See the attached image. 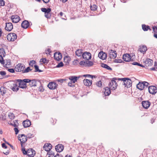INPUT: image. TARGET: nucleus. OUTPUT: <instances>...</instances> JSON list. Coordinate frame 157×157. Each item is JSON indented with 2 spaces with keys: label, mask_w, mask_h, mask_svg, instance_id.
<instances>
[{
  "label": "nucleus",
  "mask_w": 157,
  "mask_h": 157,
  "mask_svg": "<svg viewBox=\"0 0 157 157\" xmlns=\"http://www.w3.org/2000/svg\"><path fill=\"white\" fill-rule=\"evenodd\" d=\"M114 78L109 84V86L110 89L112 90H114L116 89L117 86V84L116 80H118V78Z\"/></svg>",
  "instance_id": "3"
},
{
  "label": "nucleus",
  "mask_w": 157,
  "mask_h": 157,
  "mask_svg": "<svg viewBox=\"0 0 157 157\" xmlns=\"http://www.w3.org/2000/svg\"><path fill=\"white\" fill-rule=\"evenodd\" d=\"M142 28L144 31H147L148 30H151V29L149 26L146 25L144 24L142 25Z\"/></svg>",
  "instance_id": "32"
},
{
  "label": "nucleus",
  "mask_w": 157,
  "mask_h": 157,
  "mask_svg": "<svg viewBox=\"0 0 157 157\" xmlns=\"http://www.w3.org/2000/svg\"><path fill=\"white\" fill-rule=\"evenodd\" d=\"M0 92L2 94H5L6 93V90H4V87H1L0 88Z\"/></svg>",
  "instance_id": "42"
},
{
  "label": "nucleus",
  "mask_w": 157,
  "mask_h": 157,
  "mask_svg": "<svg viewBox=\"0 0 157 157\" xmlns=\"http://www.w3.org/2000/svg\"><path fill=\"white\" fill-rule=\"evenodd\" d=\"M147 50V48L146 46L142 45L139 47L138 51L144 54L146 52Z\"/></svg>",
  "instance_id": "23"
},
{
  "label": "nucleus",
  "mask_w": 157,
  "mask_h": 157,
  "mask_svg": "<svg viewBox=\"0 0 157 157\" xmlns=\"http://www.w3.org/2000/svg\"><path fill=\"white\" fill-rule=\"evenodd\" d=\"M79 77H77L75 76H71L69 77V79L71 81H72V83H74L77 81V79L79 78Z\"/></svg>",
  "instance_id": "29"
},
{
  "label": "nucleus",
  "mask_w": 157,
  "mask_h": 157,
  "mask_svg": "<svg viewBox=\"0 0 157 157\" xmlns=\"http://www.w3.org/2000/svg\"><path fill=\"white\" fill-rule=\"evenodd\" d=\"M132 64L133 65H138V66H140L142 67H145L143 65L141 64H140L137 62H133L132 63Z\"/></svg>",
  "instance_id": "45"
},
{
  "label": "nucleus",
  "mask_w": 157,
  "mask_h": 157,
  "mask_svg": "<svg viewBox=\"0 0 157 157\" xmlns=\"http://www.w3.org/2000/svg\"><path fill=\"white\" fill-rule=\"evenodd\" d=\"M29 25V21L27 20L23 21L21 23V26L24 29H27Z\"/></svg>",
  "instance_id": "20"
},
{
  "label": "nucleus",
  "mask_w": 157,
  "mask_h": 157,
  "mask_svg": "<svg viewBox=\"0 0 157 157\" xmlns=\"http://www.w3.org/2000/svg\"><path fill=\"white\" fill-rule=\"evenodd\" d=\"M70 61V58L68 56H65L64 59V62L66 63V64H69Z\"/></svg>",
  "instance_id": "33"
},
{
  "label": "nucleus",
  "mask_w": 157,
  "mask_h": 157,
  "mask_svg": "<svg viewBox=\"0 0 157 157\" xmlns=\"http://www.w3.org/2000/svg\"><path fill=\"white\" fill-rule=\"evenodd\" d=\"M107 56L106 54L103 52H100L98 54V57L102 60L106 59Z\"/></svg>",
  "instance_id": "18"
},
{
  "label": "nucleus",
  "mask_w": 157,
  "mask_h": 157,
  "mask_svg": "<svg viewBox=\"0 0 157 157\" xmlns=\"http://www.w3.org/2000/svg\"><path fill=\"white\" fill-rule=\"evenodd\" d=\"M25 67V66L23 64L21 63H18L15 66L14 70L16 71L23 72Z\"/></svg>",
  "instance_id": "6"
},
{
  "label": "nucleus",
  "mask_w": 157,
  "mask_h": 157,
  "mask_svg": "<svg viewBox=\"0 0 157 157\" xmlns=\"http://www.w3.org/2000/svg\"><path fill=\"white\" fill-rule=\"evenodd\" d=\"M153 30L154 33H157V27L156 26L153 27Z\"/></svg>",
  "instance_id": "59"
},
{
  "label": "nucleus",
  "mask_w": 157,
  "mask_h": 157,
  "mask_svg": "<svg viewBox=\"0 0 157 157\" xmlns=\"http://www.w3.org/2000/svg\"><path fill=\"white\" fill-rule=\"evenodd\" d=\"M64 149V146L62 144H59L55 146V149L57 152L62 151Z\"/></svg>",
  "instance_id": "16"
},
{
  "label": "nucleus",
  "mask_w": 157,
  "mask_h": 157,
  "mask_svg": "<svg viewBox=\"0 0 157 157\" xmlns=\"http://www.w3.org/2000/svg\"><path fill=\"white\" fill-rule=\"evenodd\" d=\"M93 65V62L90 61H87L86 67H90Z\"/></svg>",
  "instance_id": "38"
},
{
  "label": "nucleus",
  "mask_w": 157,
  "mask_h": 157,
  "mask_svg": "<svg viewBox=\"0 0 157 157\" xmlns=\"http://www.w3.org/2000/svg\"><path fill=\"white\" fill-rule=\"evenodd\" d=\"M34 67L35 68V72H41L42 71L40 70L39 69V67L37 65H34Z\"/></svg>",
  "instance_id": "44"
},
{
  "label": "nucleus",
  "mask_w": 157,
  "mask_h": 157,
  "mask_svg": "<svg viewBox=\"0 0 157 157\" xmlns=\"http://www.w3.org/2000/svg\"><path fill=\"white\" fill-rule=\"evenodd\" d=\"M14 130L15 132V134L16 135L19 132V131L18 130V128H14Z\"/></svg>",
  "instance_id": "61"
},
{
  "label": "nucleus",
  "mask_w": 157,
  "mask_h": 157,
  "mask_svg": "<svg viewBox=\"0 0 157 157\" xmlns=\"http://www.w3.org/2000/svg\"><path fill=\"white\" fill-rule=\"evenodd\" d=\"M13 29V25L11 23L8 22L6 23V26L5 27L6 30L8 31H10Z\"/></svg>",
  "instance_id": "14"
},
{
  "label": "nucleus",
  "mask_w": 157,
  "mask_h": 157,
  "mask_svg": "<svg viewBox=\"0 0 157 157\" xmlns=\"http://www.w3.org/2000/svg\"><path fill=\"white\" fill-rule=\"evenodd\" d=\"M109 56L110 58L114 59L117 55L116 52L112 50H110L109 51Z\"/></svg>",
  "instance_id": "12"
},
{
  "label": "nucleus",
  "mask_w": 157,
  "mask_h": 157,
  "mask_svg": "<svg viewBox=\"0 0 157 157\" xmlns=\"http://www.w3.org/2000/svg\"><path fill=\"white\" fill-rule=\"evenodd\" d=\"M142 104V106L144 108L147 109L149 107L151 103L148 101H143Z\"/></svg>",
  "instance_id": "17"
},
{
  "label": "nucleus",
  "mask_w": 157,
  "mask_h": 157,
  "mask_svg": "<svg viewBox=\"0 0 157 157\" xmlns=\"http://www.w3.org/2000/svg\"><path fill=\"white\" fill-rule=\"evenodd\" d=\"M98 6L95 4H93V5H91L90 6V9L91 10L95 11L97 10Z\"/></svg>",
  "instance_id": "35"
},
{
  "label": "nucleus",
  "mask_w": 157,
  "mask_h": 157,
  "mask_svg": "<svg viewBox=\"0 0 157 157\" xmlns=\"http://www.w3.org/2000/svg\"><path fill=\"white\" fill-rule=\"evenodd\" d=\"M110 88L108 87H106L104 89L103 91L105 96H109L111 93Z\"/></svg>",
  "instance_id": "24"
},
{
  "label": "nucleus",
  "mask_w": 157,
  "mask_h": 157,
  "mask_svg": "<svg viewBox=\"0 0 157 157\" xmlns=\"http://www.w3.org/2000/svg\"><path fill=\"white\" fill-rule=\"evenodd\" d=\"M83 58L86 60H89L91 59V54L87 52H84L82 55Z\"/></svg>",
  "instance_id": "10"
},
{
  "label": "nucleus",
  "mask_w": 157,
  "mask_h": 157,
  "mask_svg": "<svg viewBox=\"0 0 157 157\" xmlns=\"http://www.w3.org/2000/svg\"><path fill=\"white\" fill-rule=\"evenodd\" d=\"M29 79H24L23 80L17 79V81L19 82V87L21 88H26L27 86V84Z\"/></svg>",
  "instance_id": "4"
},
{
  "label": "nucleus",
  "mask_w": 157,
  "mask_h": 157,
  "mask_svg": "<svg viewBox=\"0 0 157 157\" xmlns=\"http://www.w3.org/2000/svg\"><path fill=\"white\" fill-rule=\"evenodd\" d=\"M118 80L123 81V84L125 87L129 88L132 86V81L128 78H119Z\"/></svg>",
  "instance_id": "1"
},
{
  "label": "nucleus",
  "mask_w": 157,
  "mask_h": 157,
  "mask_svg": "<svg viewBox=\"0 0 157 157\" xmlns=\"http://www.w3.org/2000/svg\"><path fill=\"white\" fill-rule=\"evenodd\" d=\"M58 85L54 82H50L48 85L49 88L51 90H54L56 88Z\"/></svg>",
  "instance_id": "13"
},
{
  "label": "nucleus",
  "mask_w": 157,
  "mask_h": 157,
  "mask_svg": "<svg viewBox=\"0 0 157 157\" xmlns=\"http://www.w3.org/2000/svg\"><path fill=\"white\" fill-rule=\"evenodd\" d=\"M54 58L55 59L59 61L62 59V55L60 53L56 52L54 54Z\"/></svg>",
  "instance_id": "25"
},
{
  "label": "nucleus",
  "mask_w": 157,
  "mask_h": 157,
  "mask_svg": "<svg viewBox=\"0 0 157 157\" xmlns=\"http://www.w3.org/2000/svg\"><path fill=\"white\" fill-rule=\"evenodd\" d=\"M83 82L84 84L87 86H90L92 84V81L90 80L85 79Z\"/></svg>",
  "instance_id": "27"
},
{
  "label": "nucleus",
  "mask_w": 157,
  "mask_h": 157,
  "mask_svg": "<svg viewBox=\"0 0 157 157\" xmlns=\"http://www.w3.org/2000/svg\"><path fill=\"white\" fill-rule=\"evenodd\" d=\"M3 58L2 55L0 56V62L2 64L4 65V62L3 60Z\"/></svg>",
  "instance_id": "48"
},
{
  "label": "nucleus",
  "mask_w": 157,
  "mask_h": 157,
  "mask_svg": "<svg viewBox=\"0 0 157 157\" xmlns=\"http://www.w3.org/2000/svg\"><path fill=\"white\" fill-rule=\"evenodd\" d=\"M22 151L24 155H27L30 157H33L35 154V151L32 149H29L25 151L24 148H22Z\"/></svg>",
  "instance_id": "2"
},
{
  "label": "nucleus",
  "mask_w": 157,
  "mask_h": 157,
  "mask_svg": "<svg viewBox=\"0 0 157 157\" xmlns=\"http://www.w3.org/2000/svg\"><path fill=\"white\" fill-rule=\"evenodd\" d=\"M13 124L11 123L10 124L12 126H13L15 128L18 126V122H17V123H15V121H13Z\"/></svg>",
  "instance_id": "54"
},
{
  "label": "nucleus",
  "mask_w": 157,
  "mask_h": 157,
  "mask_svg": "<svg viewBox=\"0 0 157 157\" xmlns=\"http://www.w3.org/2000/svg\"><path fill=\"white\" fill-rule=\"evenodd\" d=\"M8 71L9 72L12 73H14L15 72L13 68L8 69Z\"/></svg>",
  "instance_id": "58"
},
{
  "label": "nucleus",
  "mask_w": 157,
  "mask_h": 157,
  "mask_svg": "<svg viewBox=\"0 0 157 157\" xmlns=\"http://www.w3.org/2000/svg\"><path fill=\"white\" fill-rule=\"evenodd\" d=\"M101 66L103 68L106 69L107 70H111L112 69V68L109 66L105 63H101Z\"/></svg>",
  "instance_id": "34"
},
{
  "label": "nucleus",
  "mask_w": 157,
  "mask_h": 157,
  "mask_svg": "<svg viewBox=\"0 0 157 157\" xmlns=\"http://www.w3.org/2000/svg\"><path fill=\"white\" fill-rule=\"evenodd\" d=\"M153 60L149 58H147L144 62L145 66L147 67L151 66L153 64Z\"/></svg>",
  "instance_id": "11"
},
{
  "label": "nucleus",
  "mask_w": 157,
  "mask_h": 157,
  "mask_svg": "<svg viewBox=\"0 0 157 157\" xmlns=\"http://www.w3.org/2000/svg\"><path fill=\"white\" fill-rule=\"evenodd\" d=\"M2 147L3 148H7V147L6 145V144L4 143L2 144Z\"/></svg>",
  "instance_id": "64"
},
{
  "label": "nucleus",
  "mask_w": 157,
  "mask_h": 157,
  "mask_svg": "<svg viewBox=\"0 0 157 157\" xmlns=\"http://www.w3.org/2000/svg\"><path fill=\"white\" fill-rule=\"evenodd\" d=\"M28 82L27 83H29L28 86H29V87H32L33 86H37V84L39 82L35 80H30L29 79V80L28 81Z\"/></svg>",
  "instance_id": "8"
},
{
  "label": "nucleus",
  "mask_w": 157,
  "mask_h": 157,
  "mask_svg": "<svg viewBox=\"0 0 157 157\" xmlns=\"http://www.w3.org/2000/svg\"><path fill=\"white\" fill-rule=\"evenodd\" d=\"M148 90L149 93L152 94H155L157 92V88L155 86H150L148 87Z\"/></svg>",
  "instance_id": "9"
},
{
  "label": "nucleus",
  "mask_w": 157,
  "mask_h": 157,
  "mask_svg": "<svg viewBox=\"0 0 157 157\" xmlns=\"http://www.w3.org/2000/svg\"><path fill=\"white\" fill-rule=\"evenodd\" d=\"M11 86V89L14 91L17 92L19 90V87L17 86L16 83H13Z\"/></svg>",
  "instance_id": "26"
},
{
  "label": "nucleus",
  "mask_w": 157,
  "mask_h": 157,
  "mask_svg": "<svg viewBox=\"0 0 157 157\" xmlns=\"http://www.w3.org/2000/svg\"><path fill=\"white\" fill-rule=\"evenodd\" d=\"M11 19L13 22L17 23L19 21L20 17L19 16L17 15H12L11 17Z\"/></svg>",
  "instance_id": "15"
},
{
  "label": "nucleus",
  "mask_w": 157,
  "mask_h": 157,
  "mask_svg": "<svg viewBox=\"0 0 157 157\" xmlns=\"http://www.w3.org/2000/svg\"><path fill=\"white\" fill-rule=\"evenodd\" d=\"M18 139L20 141L21 146H22V144L25 143L27 141L26 136L24 134L19 135L18 136Z\"/></svg>",
  "instance_id": "7"
},
{
  "label": "nucleus",
  "mask_w": 157,
  "mask_h": 157,
  "mask_svg": "<svg viewBox=\"0 0 157 157\" xmlns=\"http://www.w3.org/2000/svg\"><path fill=\"white\" fill-rule=\"evenodd\" d=\"M72 81H70L68 83V86H71V87L72 86H72Z\"/></svg>",
  "instance_id": "63"
},
{
  "label": "nucleus",
  "mask_w": 157,
  "mask_h": 157,
  "mask_svg": "<svg viewBox=\"0 0 157 157\" xmlns=\"http://www.w3.org/2000/svg\"><path fill=\"white\" fill-rule=\"evenodd\" d=\"M137 88L140 90H142L144 88L143 83L140 82L136 86Z\"/></svg>",
  "instance_id": "28"
},
{
  "label": "nucleus",
  "mask_w": 157,
  "mask_h": 157,
  "mask_svg": "<svg viewBox=\"0 0 157 157\" xmlns=\"http://www.w3.org/2000/svg\"><path fill=\"white\" fill-rule=\"evenodd\" d=\"M87 61H81L79 64L80 65L83 67H86Z\"/></svg>",
  "instance_id": "36"
},
{
  "label": "nucleus",
  "mask_w": 157,
  "mask_h": 157,
  "mask_svg": "<svg viewBox=\"0 0 157 157\" xmlns=\"http://www.w3.org/2000/svg\"><path fill=\"white\" fill-rule=\"evenodd\" d=\"M8 116L10 119L11 120H13L14 119L15 116L13 113H10L8 114Z\"/></svg>",
  "instance_id": "40"
},
{
  "label": "nucleus",
  "mask_w": 157,
  "mask_h": 157,
  "mask_svg": "<svg viewBox=\"0 0 157 157\" xmlns=\"http://www.w3.org/2000/svg\"><path fill=\"white\" fill-rule=\"evenodd\" d=\"M32 70V69H30V68L29 67H28L26 69L23 70V72L25 73V72H28L30 71H31Z\"/></svg>",
  "instance_id": "46"
},
{
  "label": "nucleus",
  "mask_w": 157,
  "mask_h": 157,
  "mask_svg": "<svg viewBox=\"0 0 157 157\" xmlns=\"http://www.w3.org/2000/svg\"><path fill=\"white\" fill-rule=\"evenodd\" d=\"M63 63L62 62H61L58 64L56 66V67H60L63 66Z\"/></svg>",
  "instance_id": "50"
},
{
  "label": "nucleus",
  "mask_w": 157,
  "mask_h": 157,
  "mask_svg": "<svg viewBox=\"0 0 157 157\" xmlns=\"http://www.w3.org/2000/svg\"><path fill=\"white\" fill-rule=\"evenodd\" d=\"M0 53L4 55L5 53L4 49L3 48H0Z\"/></svg>",
  "instance_id": "57"
},
{
  "label": "nucleus",
  "mask_w": 157,
  "mask_h": 157,
  "mask_svg": "<svg viewBox=\"0 0 157 157\" xmlns=\"http://www.w3.org/2000/svg\"><path fill=\"white\" fill-rule=\"evenodd\" d=\"M41 10L42 12H44L45 13H50L51 10V9L50 8L46 9L45 8H42Z\"/></svg>",
  "instance_id": "31"
},
{
  "label": "nucleus",
  "mask_w": 157,
  "mask_h": 157,
  "mask_svg": "<svg viewBox=\"0 0 157 157\" xmlns=\"http://www.w3.org/2000/svg\"><path fill=\"white\" fill-rule=\"evenodd\" d=\"M52 145L50 144L46 143L44 146V149L47 151H50L52 148Z\"/></svg>",
  "instance_id": "21"
},
{
  "label": "nucleus",
  "mask_w": 157,
  "mask_h": 157,
  "mask_svg": "<svg viewBox=\"0 0 157 157\" xmlns=\"http://www.w3.org/2000/svg\"><path fill=\"white\" fill-rule=\"evenodd\" d=\"M48 155H50L49 156L50 157H53L54 155V153L53 152L51 151L49 152Z\"/></svg>",
  "instance_id": "55"
},
{
  "label": "nucleus",
  "mask_w": 157,
  "mask_h": 157,
  "mask_svg": "<svg viewBox=\"0 0 157 157\" xmlns=\"http://www.w3.org/2000/svg\"><path fill=\"white\" fill-rule=\"evenodd\" d=\"M96 86L99 87H101L102 84V82L101 81H99L98 82H97L96 83Z\"/></svg>",
  "instance_id": "43"
},
{
  "label": "nucleus",
  "mask_w": 157,
  "mask_h": 157,
  "mask_svg": "<svg viewBox=\"0 0 157 157\" xmlns=\"http://www.w3.org/2000/svg\"><path fill=\"white\" fill-rule=\"evenodd\" d=\"M82 50L81 49H77L75 52V55L78 57L81 56H82Z\"/></svg>",
  "instance_id": "30"
},
{
  "label": "nucleus",
  "mask_w": 157,
  "mask_h": 157,
  "mask_svg": "<svg viewBox=\"0 0 157 157\" xmlns=\"http://www.w3.org/2000/svg\"><path fill=\"white\" fill-rule=\"evenodd\" d=\"M123 59L124 61L126 62H129L131 60V56L129 54H124L123 56Z\"/></svg>",
  "instance_id": "19"
},
{
  "label": "nucleus",
  "mask_w": 157,
  "mask_h": 157,
  "mask_svg": "<svg viewBox=\"0 0 157 157\" xmlns=\"http://www.w3.org/2000/svg\"><path fill=\"white\" fill-rule=\"evenodd\" d=\"M40 62L42 64H47L48 63V62L47 61V60L45 58L41 59L40 60Z\"/></svg>",
  "instance_id": "39"
},
{
  "label": "nucleus",
  "mask_w": 157,
  "mask_h": 157,
  "mask_svg": "<svg viewBox=\"0 0 157 157\" xmlns=\"http://www.w3.org/2000/svg\"><path fill=\"white\" fill-rule=\"evenodd\" d=\"M54 157H63V156L61 154L57 153Z\"/></svg>",
  "instance_id": "62"
},
{
  "label": "nucleus",
  "mask_w": 157,
  "mask_h": 157,
  "mask_svg": "<svg viewBox=\"0 0 157 157\" xmlns=\"http://www.w3.org/2000/svg\"><path fill=\"white\" fill-rule=\"evenodd\" d=\"M123 62V61L121 59H115L114 60V62L116 63H121Z\"/></svg>",
  "instance_id": "47"
},
{
  "label": "nucleus",
  "mask_w": 157,
  "mask_h": 157,
  "mask_svg": "<svg viewBox=\"0 0 157 157\" xmlns=\"http://www.w3.org/2000/svg\"><path fill=\"white\" fill-rule=\"evenodd\" d=\"M83 76L85 77H90L91 78H93V77H95V76L90 75H83Z\"/></svg>",
  "instance_id": "53"
},
{
  "label": "nucleus",
  "mask_w": 157,
  "mask_h": 157,
  "mask_svg": "<svg viewBox=\"0 0 157 157\" xmlns=\"http://www.w3.org/2000/svg\"><path fill=\"white\" fill-rule=\"evenodd\" d=\"M5 2L3 0H0V6H3L5 5Z\"/></svg>",
  "instance_id": "52"
},
{
  "label": "nucleus",
  "mask_w": 157,
  "mask_h": 157,
  "mask_svg": "<svg viewBox=\"0 0 157 157\" xmlns=\"http://www.w3.org/2000/svg\"><path fill=\"white\" fill-rule=\"evenodd\" d=\"M150 70L151 71H157V62H155L154 67L151 68L150 69Z\"/></svg>",
  "instance_id": "37"
},
{
  "label": "nucleus",
  "mask_w": 157,
  "mask_h": 157,
  "mask_svg": "<svg viewBox=\"0 0 157 157\" xmlns=\"http://www.w3.org/2000/svg\"><path fill=\"white\" fill-rule=\"evenodd\" d=\"M23 125L24 128L29 127L31 125V122L29 120H26L23 121Z\"/></svg>",
  "instance_id": "22"
},
{
  "label": "nucleus",
  "mask_w": 157,
  "mask_h": 157,
  "mask_svg": "<svg viewBox=\"0 0 157 157\" xmlns=\"http://www.w3.org/2000/svg\"><path fill=\"white\" fill-rule=\"evenodd\" d=\"M0 74L2 76H4L6 75V72L4 71H0Z\"/></svg>",
  "instance_id": "56"
},
{
  "label": "nucleus",
  "mask_w": 157,
  "mask_h": 157,
  "mask_svg": "<svg viewBox=\"0 0 157 157\" xmlns=\"http://www.w3.org/2000/svg\"><path fill=\"white\" fill-rule=\"evenodd\" d=\"M78 61L77 59H75L73 61V64L74 65H76L78 64Z\"/></svg>",
  "instance_id": "51"
},
{
  "label": "nucleus",
  "mask_w": 157,
  "mask_h": 157,
  "mask_svg": "<svg viewBox=\"0 0 157 157\" xmlns=\"http://www.w3.org/2000/svg\"><path fill=\"white\" fill-rule=\"evenodd\" d=\"M49 13H45V16L47 18H49L50 17L51 15Z\"/></svg>",
  "instance_id": "60"
},
{
  "label": "nucleus",
  "mask_w": 157,
  "mask_h": 157,
  "mask_svg": "<svg viewBox=\"0 0 157 157\" xmlns=\"http://www.w3.org/2000/svg\"><path fill=\"white\" fill-rule=\"evenodd\" d=\"M143 83V85L144 86V88L145 87H147L149 84L147 82H142Z\"/></svg>",
  "instance_id": "49"
},
{
  "label": "nucleus",
  "mask_w": 157,
  "mask_h": 157,
  "mask_svg": "<svg viewBox=\"0 0 157 157\" xmlns=\"http://www.w3.org/2000/svg\"><path fill=\"white\" fill-rule=\"evenodd\" d=\"M35 63L36 62L34 60H31L30 61V62L29 63V65L30 66L33 67V66H34V65H35Z\"/></svg>",
  "instance_id": "41"
},
{
  "label": "nucleus",
  "mask_w": 157,
  "mask_h": 157,
  "mask_svg": "<svg viewBox=\"0 0 157 157\" xmlns=\"http://www.w3.org/2000/svg\"><path fill=\"white\" fill-rule=\"evenodd\" d=\"M7 38L8 41H13L16 39L17 36L15 33H11L7 35Z\"/></svg>",
  "instance_id": "5"
}]
</instances>
